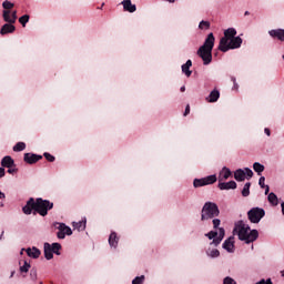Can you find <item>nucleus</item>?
Returning a JSON list of instances; mask_svg holds the SVG:
<instances>
[{"mask_svg":"<svg viewBox=\"0 0 284 284\" xmlns=\"http://www.w3.org/2000/svg\"><path fill=\"white\" fill-rule=\"evenodd\" d=\"M52 207H54V203L50 202V200H43L41 197L34 200V197H30L22 207V212L23 214L30 215L32 214V210H34L40 216H48V212H50Z\"/></svg>","mask_w":284,"mask_h":284,"instance_id":"1","label":"nucleus"},{"mask_svg":"<svg viewBox=\"0 0 284 284\" xmlns=\"http://www.w3.org/2000/svg\"><path fill=\"white\" fill-rule=\"evenodd\" d=\"M234 232H237L240 241H244L246 244L254 243V241L258 239V231L251 230L250 225H247L243 220L235 224Z\"/></svg>","mask_w":284,"mask_h":284,"instance_id":"2","label":"nucleus"},{"mask_svg":"<svg viewBox=\"0 0 284 284\" xmlns=\"http://www.w3.org/2000/svg\"><path fill=\"white\" fill-rule=\"evenodd\" d=\"M214 33H209L204 44L199 48L197 55L202 59L204 65H210L212 63V50H214Z\"/></svg>","mask_w":284,"mask_h":284,"instance_id":"3","label":"nucleus"},{"mask_svg":"<svg viewBox=\"0 0 284 284\" xmlns=\"http://www.w3.org/2000/svg\"><path fill=\"white\" fill-rule=\"evenodd\" d=\"M221 214L219 205L214 202H205L201 211V221H210L211 219H216Z\"/></svg>","mask_w":284,"mask_h":284,"instance_id":"4","label":"nucleus"},{"mask_svg":"<svg viewBox=\"0 0 284 284\" xmlns=\"http://www.w3.org/2000/svg\"><path fill=\"white\" fill-rule=\"evenodd\" d=\"M205 236H207V239L210 241H213L210 243V245H214L215 247H219V245H221V242L223 241V239H225V229L220 227L219 232L216 231H211L209 233L205 234Z\"/></svg>","mask_w":284,"mask_h":284,"instance_id":"5","label":"nucleus"},{"mask_svg":"<svg viewBox=\"0 0 284 284\" xmlns=\"http://www.w3.org/2000/svg\"><path fill=\"white\" fill-rule=\"evenodd\" d=\"M265 216V210L253 207L247 212V219L251 223H261V219Z\"/></svg>","mask_w":284,"mask_h":284,"instance_id":"6","label":"nucleus"},{"mask_svg":"<svg viewBox=\"0 0 284 284\" xmlns=\"http://www.w3.org/2000/svg\"><path fill=\"white\" fill-rule=\"evenodd\" d=\"M243 43V39H241V37H235L233 39L230 40V42H227L226 44L219 47V50L221 52H227L230 50H236L237 48H240Z\"/></svg>","mask_w":284,"mask_h":284,"instance_id":"7","label":"nucleus"},{"mask_svg":"<svg viewBox=\"0 0 284 284\" xmlns=\"http://www.w3.org/2000/svg\"><path fill=\"white\" fill-rule=\"evenodd\" d=\"M216 183V175H209L193 181V187H205V185H214Z\"/></svg>","mask_w":284,"mask_h":284,"instance_id":"8","label":"nucleus"},{"mask_svg":"<svg viewBox=\"0 0 284 284\" xmlns=\"http://www.w3.org/2000/svg\"><path fill=\"white\" fill-rule=\"evenodd\" d=\"M236 38V29L229 28L224 31V37L221 38L219 48L226 45L227 42H230L232 39Z\"/></svg>","mask_w":284,"mask_h":284,"instance_id":"9","label":"nucleus"},{"mask_svg":"<svg viewBox=\"0 0 284 284\" xmlns=\"http://www.w3.org/2000/svg\"><path fill=\"white\" fill-rule=\"evenodd\" d=\"M55 227L59 230L57 233L58 239H65V235L72 236V229L64 223H57Z\"/></svg>","mask_w":284,"mask_h":284,"instance_id":"10","label":"nucleus"},{"mask_svg":"<svg viewBox=\"0 0 284 284\" xmlns=\"http://www.w3.org/2000/svg\"><path fill=\"white\" fill-rule=\"evenodd\" d=\"M41 159H43V155H38L34 153H24L23 161L29 165H34V163H38V161H41Z\"/></svg>","mask_w":284,"mask_h":284,"instance_id":"11","label":"nucleus"},{"mask_svg":"<svg viewBox=\"0 0 284 284\" xmlns=\"http://www.w3.org/2000/svg\"><path fill=\"white\" fill-rule=\"evenodd\" d=\"M2 17H3V20H4L7 23H17V11H12L11 18H10V11L4 10V11L2 12Z\"/></svg>","mask_w":284,"mask_h":284,"instance_id":"12","label":"nucleus"},{"mask_svg":"<svg viewBox=\"0 0 284 284\" xmlns=\"http://www.w3.org/2000/svg\"><path fill=\"white\" fill-rule=\"evenodd\" d=\"M121 6L125 12H136V4H132V0H123Z\"/></svg>","mask_w":284,"mask_h":284,"instance_id":"13","label":"nucleus"},{"mask_svg":"<svg viewBox=\"0 0 284 284\" xmlns=\"http://www.w3.org/2000/svg\"><path fill=\"white\" fill-rule=\"evenodd\" d=\"M222 247L223 250H226V252H234V236H230L227 240H225Z\"/></svg>","mask_w":284,"mask_h":284,"instance_id":"14","label":"nucleus"},{"mask_svg":"<svg viewBox=\"0 0 284 284\" xmlns=\"http://www.w3.org/2000/svg\"><path fill=\"white\" fill-rule=\"evenodd\" d=\"M1 166L2 168H17V164H14V160L10 155H6L1 160Z\"/></svg>","mask_w":284,"mask_h":284,"instance_id":"15","label":"nucleus"},{"mask_svg":"<svg viewBox=\"0 0 284 284\" xmlns=\"http://www.w3.org/2000/svg\"><path fill=\"white\" fill-rule=\"evenodd\" d=\"M44 258H47V261H52V258H54L52 245L48 242L44 243Z\"/></svg>","mask_w":284,"mask_h":284,"instance_id":"16","label":"nucleus"},{"mask_svg":"<svg viewBox=\"0 0 284 284\" xmlns=\"http://www.w3.org/2000/svg\"><path fill=\"white\" fill-rule=\"evenodd\" d=\"M14 30H17V28L12 23L8 22L1 28L0 34H2V37L6 34H12Z\"/></svg>","mask_w":284,"mask_h":284,"instance_id":"17","label":"nucleus"},{"mask_svg":"<svg viewBox=\"0 0 284 284\" xmlns=\"http://www.w3.org/2000/svg\"><path fill=\"white\" fill-rule=\"evenodd\" d=\"M268 34L273 37V39H278V41H284V29L271 30Z\"/></svg>","mask_w":284,"mask_h":284,"instance_id":"18","label":"nucleus"},{"mask_svg":"<svg viewBox=\"0 0 284 284\" xmlns=\"http://www.w3.org/2000/svg\"><path fill=\"white\" fill-rule=\"evenodd\" d=\"M219 99H221V92H219V90L215 89V90L211 91L206 101H209V103H216V101H219Z\"/></svg>","mask_w":284,"mask_h":284,"instance_id":"19","label":"nucleus"},{"mask_svg":"<svg viewBox=\"0 0 284 284\" xmlns=\"http://www.w3.org/2000/svg\"><path fill=\"white\" fill-rule=\"evenodd\" d=\"M221 190H236V183L234 181L219 183Z\"/></svg>","mask_w":284,"mask_h":284,"instance_id":"20","label":"nucleus"},{"mask_svg":"<svg viewBox=\"0 0 284 284\" xmlns=\"http://www.w3.org/2000/svg\"><path fill=\"white\" fill-rule=\"evenodd\" d=\"M27 254L30 258H39L41 256V251L37 247L27 248Z\"/></svg>","mask_w":284,"mask_h":284,"instance_id":"21","label":"nucleus"},{"mask_svg":"<svg viewBox=\"0 0 284 284\" xmlns=\"http://www.w3.org/2000/svg\"><path fill=\"white\" fill-rule=\"evenodd\" d=\"M109 245L111 247H116L119 245V236H116V232H112L109 236Z\"/></svg>","mask_w":284,"mask_h":284,"instance_id":"22","label":"nucleus"},{"mask_svg":"<svg viewBox=\"0 0 284 284\" xmlns=\"http://www.w3.org/2000/svg\"><path fill=\"white\" fill-rule=\"evenodd\" d=\"M192 60H187L185 64L182 65V72L185 73L186 77H192Z\"/></svg>","mask_w":284,"mask_h":284,"instance_id":"23","label":"nucleus"},{"mask_svg":"<svg viewBox=\"0 0 284 284\" xmlns=\"http://www.w3.org/2000/svg\"><path fill=\"white\" fill-rule=\"evenodd\" d=\"M234 179L235 181H239V182L245 181V171L242 169H237L234 172Z\"/></svg>","mask_w":284,"mask_h":284,"instance_id":"24","label":"nucleus"},{"mask_svg":"<svg viewBox=\"0 0 284 284\" xmlns=\"http://www.w3.org/2000/svg\"><path fill=\"white\" fill-rule=\"evenodd\" d=\"M220 176H222L220 178V181H227V179L232 176V171L224 166L222 172L220 173Z\"/></svg>","mask_w":284,"mask_h":284,"instance_id":"25","label":"nucleus"},{"mask_svg":"<svg viewBox=\"0 0 284 284\" xmlns=\"http://www.w3.org/2000/svg\"><path fill=\"white\" fill-rule=\"evenodd\" d=\"M253 170L258 174V176H261V173L265 172V166L258 162H255L253 164Z\"/></svg>","mask_w":284,"mask_h":284,"instance_id":"26","label":"nucleus"},{"mask_svg":"<svg viewBox=\"0 0 284 284\" xmlns=\"http://www.w3.org/2000/svg\"><path fill=\"white\" fill-rule=\"evenodd\" d=\"M207 256H210L211 258H219V256H221V252L216 248L213 250H207L206 251Z\"/></svg>","mask_w":284,"mask_h":284,"instance_id":"27","label":"nucleus"},{"mask_svg":"<svg viewBox=\"0 0 284 284\" xmlns=\"http://www.w3.org/2000/svg\"><path fill=\"white\" fill-rule=\"evenodd\" d=\"M73 227L79 232H83V230H85V222L84 221L74 222Z\"/></svg>","mask_w":284,"mask_h":284,"instance_id":"28","label":"nucleus"},{"mask_svg":"<svg viewBox=\"0 0 284 284\" xmlns=\"http://www.w3.org/2000/svg\"><path fill=\"white\" fill-rule=\"evenodd\" d=\"M59 250H61V244L52 243L51 251L53 252V254H57V256H61V252H59Z\"/></svg>","mask_w":284,"mask_h":284,"instance_id":"29","label":"nucleus"},{"mask_svg":"<svg viewBox=\"0 0 284 284\" xmlns=\"http://www.w3.org/2000/svg\"><path fill=\"white\" fill-rule=\"evenodd\" d=\"M23 150H26V143L24 142H18L13 146V152H23Z\"/></svg>","mask_w":284,"mask_h":284,"instance_id":"30","label":"nucleus"},{"mask_svg":"<svg viewBox=\"0 0 284 284\" xmlns=\"http://www.w3.org/2000/svg\"><path fill=\"white\" fill-rule=\"evenodd\" d=\"M267 199L273 205H278V196H276L274 193H270Z\"/></svg>","mask_w":284,"mask_h":284,"instance_id":"31","label":"nucleus"},{"mask_svg":"<svg viewBox=\"0 0 284 284\" xmlns=\"http://www.w3.org/2000/svg\"><path fill=\"white\" fill-rule=\"evenodd\" d=\"M28 21H30V16L29 14H24V16L19 18V23H21V26L23 28H26V24L28 23Z\"/></svg>","mask_w":284,"mask_h":284,"instance_id":"32","label":"nucleus"},{"mask_svg":"<svg viewBox=\"0 0 284 284\" xmlns=\"http://www.w3.org/2000/svg\"><path fill=\"white\" fill-rule=\"evenodd\" d=\"M250 187H252V183L247 182L244 184L242 196H247L250 194Z\"/></svg>","mask_w":284,"mask_h":284,"instance_id":"33","label":"nucleus"},{"mask_svg":"<svg viewBox=\"0 0 284 284\" xmlns=\"http://www.w3.org/2000/svg\"><path fill=\"white\" fill-rule=\"evenodd\" d=\"M2 8L4 10H8L10 12V10H12V8H14V3L6 0L3 3H2Z\"/></svg>","mask_w":284,"mask_h":284,"instance_id":"34","label":"nucleus"},{"mask_svg":"<svg viewBox=\"0 0 284 284\" xmlns=\"http://www.w3.org/2000/svg\"><path fill=\"white\" fill-rule=\"evenodd\" d=\"M200 30H210V21L202 20L199 24Z\"/></svg>","mask_w":284,"mask_h":284,"instance_id":"35","label":"nucleus"},{"mask_svg":"<svg viewBox=\"0 0 284 284\" xmlns=\"http://www.w3.org/2000/svg\"><path fill=\"white\" fill-rule=\"evenodd\" d=\"M20 272H22V274H28V272H30V263H28V261H24L23 266H20Z\"/></svg>","mask_w":284,"mask_h":284,"instance_id":"36","label":"nucleus"},{"mask_svg":"<svg viewBox=\"0 0 284 284\" xmlns=\"http://www.w3.org/2000/svg\"><path fill=\"white\" fill-rule=\"evenodd\" d=\"M43 156L47 161H49V163H54V161L57 160V158H54V155H52L48 152L43 153Z\"/></svg>","mask_w":284,"mask_h":284,"instance_id":"37","label":"nucleus"},{"mask_svg":"<svg viewBox=\"0 0 284 284\" xmlns=\"http://www.w3.org/2000/svg\"><path fill=\"white\" fill-rule=\"evenodd\" d=\"M143 281H145V275L136 276V277L132 281V284H143Z\"/></svg>","mask_w":284,"mask_h":284,"instance_id":"38","label":"nucleus"},{"mask_svg":"<svg viewBox=\"0 0 284 284\" xmlns=\"http://www.w3.org/2000/svg\"><path fill=\"white\" fill-rule=\"evenodd\" d=\"M244 173L247 179H252V176H254V172L250 168H245Z\"/></svg>","mask_w":284,"mask_h":284,"instance_id":"39","label":"nucleus"},{"mask_svg":"<svg viewBox=\"0 0 284 284\" xmlns=\"http://www.w3.org/2000/svg\"><path fill=\"white\" fill-rule=\"evenodd\" d=\"M223 284H236V281H234V278L227 276L224 278Z\"/></svg>","mask_w":284,"mask_h":284,"instance_id":"40","label":"nucleus"},{"mask_svg":"<svg viewBox=\"0 0 284 284\" xmlns=\"http://www.w3.org/2000/svg\"><path fill=\"white\" fill-rule=\"evenodd\" d=\"M258 185L262 189H265L267 185H265V176H261L258 180Z\"/></svg>","mask_w":284,"mask_h":284,"instance_id":"41","label":"nucleus"},{"mask_svg":"<svg viewBox=\"0 0 284 284\" xmlns=\"http://www.w3.org/2000/svg\"><path fill=\"white\" fill-rule=\"evenodd\" d=\"M30 277L32 281H37V268L30 271Z\"/></svg>","mask_w":284,"mask_h":284,"instance_id":"42","label":"nucleus"},{"mask_svg":"<svg viewBox=\"0 0 284 284\" xmlns=\"http://www.w3.org/2000/svg\"><path fill=\"white\" fill-rule=\"evenodd\" d=\"M212 223H213L214 230H216V229H219V225H221V220H219V219H213Z\"/></svg>","mask_w":284,"mask_h":284,"instance_id":"43","label":"nucleus"},{"mask_svg":"<svg viewBox=\"0 0 284 284\" xmlns=\"http://www.w3.org/2000/svg\"><path fill=\"white\" fill-rule=\"evenodd\" d=\"M8 174H17L18 172V169L16 166H12V168H8Z\"/></svg>","mask_w":284,"mask_h":284,"instance_id":"44","label":"nucleus"},{"mask_svg":"<svg viewBox=\"0 0 284 284\" xmlns=\"http://www.w3.org/2000/svg\"><path fill=\"white\" fill-rule=\"evenodd\" d=\"M6 176V169L0 168V179H3Z\"/></svg>","mask_w":284,"mask_h":284,"instance_id":"45","label":"nucleus"},{"mask_svg":"<svg viewBox=\"0 0 284 284\" xmlns=\"http://www.w3.org/2000/svg\"><path fill=\"white\" fill-rule=\"evenodd\" d=\"M264 132H265V135H266V136H272V132L270 131L268 128H265V129H264Z\"/></svg>","mask_w":284,"mask_h":284,"instance_id":"46","label":"nucleus"},{"mask_svg":"<svg viewBox=\"0 0 284 284\" xmlns=\"http://www.w3.org/2000/svg\"><path fill=\"white\" fill-rule=\"evenodd\" d=\"M187 114H190V104H187L185 108L184 116H187Z\"/></svg>","mask_w":284,"mask_h":284,"instance_id":"47","label":"nucleus"},{"mask_svg":"<svg viewBox=\"0 0 284 284\" xmlns=\"http://www.w3.org/2000/svg\"><path fill=\"white\" fill-rule=\"evenodd\" d=\"M232 81L234 83V89L239 90V84L236 83V78H232Z\"/></svg>","mask_w":284,"mask_h":284,"instance_id":"48","label":"nucleus"},{"mask_svg":"<svg viewBox=\"0 0 284 284\" xmlns=\"http://www.w3.org/2000/svg\"><path fill=\"white\" fill-rule=\"evenodd\" d=\"M264 187H265V194H270V186L266 185V186H264Z\"/></svg>","mask_w":284,"mask_h":284,"instance_id":"49","label":"nucleus"},{"mask_svg":"<svg viewBox=\"0 0 284 284\" xmlns=\"http://www.w3.org/2000/svg\"><path fill=\"white\" fill-rule=\"evenodd\" d=\"M0 199H6V193L0 191Z\"/></svg>","mask_w":284,"mask_h":284,"instance_id":"50","label":"nucleus"},{"mask_svg":"<svg viewBox=\"0 0 284 284\" xmlns=\"http://www.w3.org/2000/svg\"><path fill=\"white\" fill-rule=\"evenodd\" d=\"M180 92H185V87H181Z\"/></svg>","mask_w":284,"mask_h":284,"instance_id":"51","label":"nucleus"},{"mask_svg":"<svg viewBox=\"0 0 284 284\" xmlns=\"http://www.w3.org/2000/svg\"><path fill=\"white\" fill-rule=\"evenodd\" d=\"M282 206V214H284V202L281 204Z\"/></svg>","mask_w":284,"mask_h":284,"instance_id":"52","label":"nucleus"},{"mask_svg":"<svg viewBox=\"0 0 284 284\" xmlns=\"http://www.w3.org/2000/svg\"><path fill=\"white\" fill-rule=\"evenodd\" d=\"M250 11H245L244 17H248Z\"/></svg>","mask_w":284,"mask_h":284,"instance_id":"53","label":"nucleus"},{"mask_svg":"<svg viewBox=\"0 0 284 284\" xmlns=\"http://www.w3.org/2000/svg\"><path fill=\"white\" fill-rule=\"evenodd\" d=\"M1 239H3V232H2L1 235H0V240H1Z\"/></svg>","mask_w":284,"mask_h":284,"instance_id":"54","label":"nucleus"},{"mask_svg":"<svg viewBox=\"0 0 284 284\" xmlns=\"http://www.w3.org/2000/svg\"><path fill=\"white\" fill-rule=\"evenodd\" d=\"M281 275L284 277V271H281Z\"/></svg>","mask_w":284,"mask_h":284,"instance_id":"55","label":"nucleus"},{"mask_svg":"<svg viewBox=\"0 0 284 284\" xmlns=\"http://www.w3.org/2000/svg\"><path fill=\"white\" fill-rule=\"evenodd\" d=\"M12 276H14V272H11V278H12Z\"/></svg>","mask_w":284,"mask_h":284,"instance_id":"56","label":"nucleus"},{"mask_svg":"<svg viewBox=\"0 0 284 284\" xmlns=\"http://www.w3.org/2000/svg\"><path fill=\"white\" fill-rule=\"evenodd\" d=\"M103 6H105V3H102L101 8H103Z\"/></svg>","mask_w":284,"mask_h":284,"instance_id":"57","label":"nucleus"},{"mask_svg":"<svg viewBox=\"0 0 284 284\" xmlns=\"http://www.w3.org/2000/svg\"><path fill=\"white\" fill-rule=\"evenodd\" d=\"M0 207H3V204L0 203Z\"/></svg>","mask_w":284,"mask_h":284,"instance_id":"58","label":"nucleus"}]
</instances>
